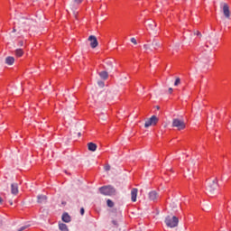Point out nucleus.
<instances>
[{
    "instance_id": "f257e3e1",
    "label": "nucleus",
    "mask_w": 231,
    "mask_h": 231,
    "mask_svg": "<svg viewBox=\"0 0 231 231\" xmlns=\"http://www.w3.org/2000/svg\"><path fill=\"white\" fill-rule=\"evenodd\" d=\"M217 187H219V185L217 184V179H208L206 181V190L209 194H214V192L217 190Z\"/></svg>"
},
{
    "instance_id": "f03ea898",
    "label": "nucleus",
    "mask_w": 231,
    "mask_h": 231,
    "mask_svg": "<svg viewBox=\"0 0 231 231\" xmlns=\"http://www.w3.org/2000/svg\"><path fill=\"white\" fill-rule=\"evenodd\" d=\"M99 192L103 196H115L116 189L111 185H106L99 188Z\"/></svg>"
},
{
    "instance_id": "7ed1b4c3",
    "label": "nucleus",
    "mask_w": 231,
    "mask_h": 231,
    "mask_svg": "<svg viewBox=\"0 0 231 231\" xmlns=\"http://www.w3.org/2000/svg\"><path fill=\"white\" fill-rule=\"evenodd\" d=\"M172 127H177L178 131H183L187 125H185V121L180 118H174L172 121Z\"/></svg>"
},
{
    "instance_id": "20e7f679",
    "label": "nucleus",
    "mask_w": 231,
    "mask_h": 231,
    "mask_svg": "<svg viewBox=\"0 0 231 231\" xmlns=\"http://www.w3.org/2000/svg\"><path fill=\"white\" fill-rule=\"evenodd\" d=\"M165 223L167 225V226H169L170 228H174L176 227V226L178 225V223H180V220L178 219L177 217H168L165 219Z\"/></svg>"
},
{
    "instance_id": "39448f33",
    "label": "nucleus",
    "mask_w": 231,
    "mask_h": 231,
    "mask_svg": "<svg viewBox=\"0 0 231 231\" xmlns=\"http://www.w3.org/2000/svg\"><path fill=\"white\" fill-rule=\"evenodd\" d=\"M88 41L89 46H90V48H92V50H95V48L98 47V40L97 39V36L90 35L88 38Z\"/></svg>"
},
{
    "instance_id": "423d86ee",
    "label": "nucleus",
    "mask_w": 231,
    "mask_h": 231,
    "mask_svg": "<svg viewBox=\"0 0 231 231\" xmlns=\"http://www.w3.org/2000/svg\"><path fill=\"white\" fill-rule=\"evenodd\" d=\"M158 117L156 116H152V117L149 118L144 124V127L147 129L148 127H151V125H156L158 124Z\"/></svg>"
},
{
    "instance_id": "0eeeda50",
    "label": "nucleus",
    "mask_w": 231,
    "mask_h": 231,
    "mask_svg": "<svg viewBox=\"0 0 231 231\" xmlns=\"http://www.w3.org/2000/svg\"><path fill=\"white\" fill-rule=\"evenodd\" d=\"M208 41L210 46H212V48H215V46H217V36L216 34L210 33L208 37Z\"/></svg>"
},
{
    "instance_id": "6e6552de",
    "label": "nucleus",
    "mask_w": 231,
    "mask_h": 231,
    "mask_svg": "<svg viewBox=\"0 0 231 231\" xmlns=\"http://www.w3.org/2000/svg\"><path fill=\"white\" fill-rule=\"evenodd\" d=\"M222 12L226 19H230V6L226 3L222 4Z\"/></svg>"
},
{
    "instance_id": "1a4fd4ad",
    "label": "nucleus",
    "mask_w": 231,
    "mask_h": 231,
    "mask_svg": "<svg viewBox=\"0 0 231 231\" xmlns=\"http://www.w3.org/2000/svg\"><path fill=\"white\" fill-rule=\"evenodd\" d=\"M82 1H84V0H74L69 5V8H70V10H72L74 12L75 16H77V12H75V10H77L79 8V5H82Z\"/></svg>"
},
{
    "instance_id": "9d476101",
    "label": "nucleus",
    "mask_w": 231,
    "mask_h": 231,
    "mask_svg": "<svg viewBox=\"0 0 231 231\" xmlns=\"http://www.w3.org/2000/svg\"><path fill=\"white\" fill-rule=\"evenodd\" d=\"M148 198L150 201H153L154 203H156L159 198L158 192H156V190L150 191L148 194Z\"/></svg>"
},
{
    "instance_id": "9b49d317",
    "label": "nucleus",
    "mask_w": 231,
    "mask_h": 231,
    "mask_svg": "<svg viewBox=\"0 0 231 231\" xmlns=\"http://www.w3.org/2000/svg\"><path fill=\"white\" fill-rule=\"evenodd\" d=\"M156 22L154 21H150L148 23V28L147 30H151V32H152V33H158V30H156Z\"/></svg>"
},
{
    "instance_id": "f8f14e48",
    "label": "nucleus",
    "mask_w": 231,
    "mask_h": 231,
    "mask_svg": "<svg viewBox=\"0 0 231 231\" xmlns=\"http://www.w3.org/2000/svg\"><path fill=\"white\" fill-rule=\"evenodd\" d=\"M136 198H138V189L133 188L131 190V199L133 203H136Z\"/></svg>"
},
{
    "instance_id": "ddd939ff",
    "label": "nucleus",
    "mask_w": 231,
    "mask_h": 231,
    "mask_svg": "<svg viewBox=\"0 0 231 231\" xmlns=\"http://www.w3.org/2000/svg\"><path fill=\"white\" fill-rule=\"evenodd\" d=\"M61 219L63 221V223H71V216H69V213H63Z\"/></svg>"
},
{
    "instance_id": "4468645a",
    "label": "nucleus",
    "mask_w": 231,
    "mask_h": 231,
    "mask_svg": "<svg viewBox=\"0 0 231 231\" xmlns=\"http://www.w3.org/2000/svg\"><path fill=\"white\" fill-rule=\"evenodd\" d=\"M11 192L14 196H17V194H19V186L17 184H15V183L12 184L11 185Z\"/></svg>"
},
{
    "instance_id": "2eb2a0df",
    "label": "nucleus",
    "mask_w": 231,
    "mask_h": 231,
    "mask_svg": "<svg viewBox=\"0 0 231 231\" xmlns=\"http://www.w3.org/2000/svg\"><path fill=\"white\" fill-rule=\"evenodd\" d=\"M48 201V197L46 195H38L37 203H46Z\"/></svg>"
},
{
    "instance_id": "dca6fc26",
    "label": "nucleus",
    "mask_w": 231,
    "mask_h": 231,
    "mask_svg": "<svg viewBox=\"0 0 231 231\" xmlns=\"http://www.w3.org/2000/svg\"><path fill=\"white\" fill-rule=\"evenodd\" d=\"M143 50H145V51L147 53H151V51H154V49L152 48V43H146L143 45Z\"/></svg>"
},
{
    "instance_id": "f3484780",
    "label": "nucleus",
    "mask_w": 231,
    "mask_h": 231,
    "mask_svg": "<svg viewBox=\"0 0 231 231\" xmlns=\"http://www.w3.org/2000/svg\"><path fill=\"white\" fill-rule=\"evenodd\" d=\"M98 75L103 80H107V79H109V74L106 70L99 72Z\"/></svg>"
},
{
    "instance_id": "a211bd4d",
    "label": "nucleus",
    "mask_w": 231,
    "mask_h": 231,
    "mask_svg": "<svg viewBox=\"0 0 231 231\" xmlns=\"http://www.w3.org/2000/svg\"><path fill=\"white\" fill-rule=\"evenodd\" d=\"M97 143H88V151H91L92 152H95V151H97Z\"/></svg>"
},
{
    "instance_id": "6ab92c4d",
    "label": "nucleus",
    "mask_w": 231,
    "mask_h": 231,
    "mask_svg": "<svg viewBox=\"0 0 231 231\" xmlns=\"http://www.w3.org/2000/svg\"><path fill=\"white\" fill-rule=\"evenodd\" d=\"M152 46L153 50H158V49L162 48V43H160L157 40H153L152 42Z\"/></svg>"
},
{
    "instance_id": "aec40b11",
    "label": "nucleus",
    "mask_w": 231,
    "mask_h": 231,
    "mask_svg": "<svg viewBox=\"0 0 231 231\" xmlns=\"http://www.w3.org/2000/svg\"><path fill=\"white\" fill-rule=\"evenodd\" d=\"M59 228L61 231H69V229L68 228V226L64 223L60 224Z\"/></svg>"
},
{
    "instance_id": "412c9836",
    "label": "nucleus",
    "mask_w": 231,
    "mask_h": 231,
    "mask_svg": "<svg viewBox=\"0 0 231 231\" xmlns=\"http://www.w3.org/2000/svg\"><path fill=\"white\" fill-rule=\"evenodd\" d=\"M16 57H23V55L24 54V51H23V49H17L14 51Z\"/></svg>"
},
{
    "instance_id": "4be33fe9",
    "label": "nucleus",
    "mask_w": 231,
    "mask_h": 231,
    "mask_svg": "<svg viewBox=\"0 0 231 231\" xmlns=\"http://www.w3.org/2000/svg\"><path fill=\"white\" fill-rule=\"evenodd\" d=\"M14 62H15V59H6L5 60V64H7L8 66H12L14 64Z\"/></svg>"
},
{
    "instance_id": "5701e85b",
    "label": "nucleus",
    "mask_w": 231,
    "mask_h": 231,
    "mask_svg": "<svg viewBox=\"0 0 231 231\" xmlns=\"http://www.w3.org/2000/svg\"><path fill=\"white\" fill-rule=\"evenodd\" d=\"M106 205H107V207H109V208H113L115 207V202H113V200H111V199H107Z\"/></svg>"
},
{
    "instance_id": "b1692460",
    "label": "nucleus",
    "mask_w": 231,
    "mask_h": 231,
    "mask_svg": "<svg viewBox=\"0 0 231 231\" xmlns=\"http://www.w3.org/2000/svg\"><path fill=\"white\" fill-rule=\"evenodd\" d=\"M28 228H30V225L25 224L24 226H21L18 230L19 231H23V230H28Z\"/></svg>"
},
{
    "instance_id": "393cba45",
    "label": "nucleus",
    "mask_w": 231,
    "mask_h": 231,
    "mask_svg": "<svg viewBox=\"0 0 231 231\" xmlns=\"http://www.w3.org/2000/svg\"><path fill=\"white\" fill-rule=\"evenodd\" d=\"M193 34L194 35H197V37H203V35L201 34V32L199 31H193Z\"/></svg>"
},
{
    "instance_id": "a878e982",
    "label": "nucleus",
    "mask_w": 231,
    "mask_h": 231,
    "mask_svg": "<svg viewBox=\"0 0 231 231\" xmlns=\"http://www.w3.org/2000/svg\"><path fill=\"white\" fill-rule=\"evenodd\" d=\"M32 23H33L32 20L27 19L23 22V24H27V26H30V24H32Z\"/></svg>"
},
{
    "instance_id": "bb28decb",
    "label": "nucleus",
    "mask_w": 231,
    "mask_h": 231,
    "mask_svg": "<svg viewBox=\"0 0 231 231\" xmlns=\"http://www.w3.org/2000/svg\"><path fill=\"white\" fill-rule=\"evenodd\" d=\"M97 85L99 86V88H104V86H106V83L102 80L97 81Z\"/></svg>"
},
{
    "instance_id": "cd10ccee",
    "label": "nucleus",
    "mask_w": 231,
    "mask_h": 231,
    "mask_svg": "<svg viewBox=\"0 0 231 231\" xmlns=\"http://www.w3.org/2000/svg\"><path fill=\"white\" fill-rule=\"evenodd\" d=\"M180 82H181V79L180 78H177L174 82V86H180Z\"/></svg>"
},
{
    "instance_id": "c85d7f7f",
    "label": "nucleus",
    "mask_w": 231,
    "mask_h": 231,
    "mask_svg": "<svg viewBox=\"0 0 231 231\" xmlns=\"http://www.w3.org/2000/svg\"><path fill=\"white\" fill-rule=\"evenodd\" d=\"M112 224L114 225V226H116V228H118V221H116V220H112Z\"/></svg>"
},
{
    "instance_id": "c756f323",
    "label": "nucleus",
    "mask_w": 231,
    "mask_h": 231,
    "mask_svg": "<svg viewBox=\"0 0 231 231\" xmlns=\"http://www.w3.org/2000/svg\"><path fill=\"white\" fill-rule=\"evenodd\" d=\"M131 42H133V44H138V42H136V38H131Z\"/></svg>"
},
{
    "instance_id": "7c9ffc66",
    "label": "nucleus",
    "mask_w": 231,
    "mask_h": 231,
    "mask_svg": "<svg viewBox=\"0 0 231 231\" xmlns=\"http://www.w3.org/2000/svg\"><path fill=\"white\" fill-rule=\"evenodd\" d=\"M85 212H86V210L84 209V208H80V214H81V216H84Z\"/></svg>"
},
{
    "instance_id": "2f4dec72",
    "label": "nucleus",
    "mask_w": 231,
    "mask_h": 231,
    "mask_svg": "<svg viewBox=\"0 0 231 231\" xmlns=\"http://www.w3.org/2000/svg\"><path fill=\"white\" fill-rule=\"evenodd\" d=\"M169 93H172V88H169Z\"/></svg>"
},
{
    "instance_id": "473e14b6",
    "label": "nucleus",
    "mask_w": 231,
    "mask_h": 231,
    "mask_svg": "<svg viewBox=\"0 0 231 231\" xmlns=\"http://www.w3.org/2000/svg\"><path fill=\"white\" fill-rule=\"evenodd\" d=\"M19 44H20L21 46H23V42H19Z\"/></svg>"
},
{
    "instance_id": "72a5a7b5",
    "label": "nucleus",
    "mask_w": 231,
    "mask_h": 231,
    "mask_svg": "<svg viewBox=\"0 0 231 231\" xmlns=\"http://www.w3.org/2000/svg\"><path fill=\"white\" fill-rule=\"evenodd\" d=\"M6 59H14V57L8 56Z\"/></svg>"
},
{
    "instance_id": "f704fd0d",
    "label": "nucleus",
    "mask_w": 231,
    "mask_h": 231,
    "mask_svg": "<svg viewBox=\"0 0 231 231\" xmlns=\"http://www.w3.org/2000/svg\"><path fill=\"white\" fill-rule=\"evenodd\" d=\"M0 203H3V199L0 197Z\"/></svg>"
},
{
    "instance_id": "c9c22d12",
    "label": "nucleus",
    "mask_w": 231,
    "mask_h": 231,
    "mask_svg": "<svg viewBox=\"0 0 231 231\" xmlns=\"http://www.w3.org/2000/svg\"><path fill=\"white\" fill-rule=\"evenodd\" d=\"M106 171H109V167H106Z\"/></svg>"
},
{
    "instance_id": "e433bc0d",
    "label": "nucleus",
    "mask_w": 231,
    "mask_h": 231,
    "mask_svg": "<svg viewBox=\"0 0 231 231\" xmlns=\"http://www.w3.org/2000/svg\"><path fill=\"white\" fill-rule=\"evenodd\" d=\"M62 205H66V202H62Z\"/></svg>"
},
{
    "instance_id": "4c0bfd02",
    "label": "nucleus",
    "mask_w": 231,
    "mask_h": 231,
    "mask_svg": "<svg viewBox=\"0 0 231 231\" xmlns=\"http://www.w3.org/2000/svg\"><path fill=\"white\" fill-rule=\"evenodd\" d=\"M13 32H16L15 28L13 30Z\"/></svg>"
}]
</instances>
